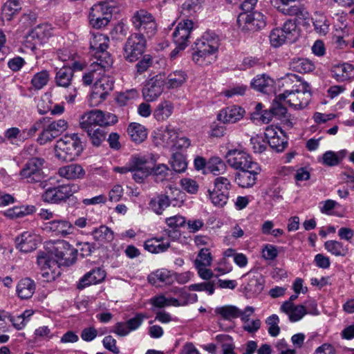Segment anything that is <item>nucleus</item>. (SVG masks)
Segmentation results:
<instances>
[{"instance_id": "obj_37", "label": "nucleus", "mask_w": 354, "mask_h": 354, "mask_svg": "<svg viewBox=\"0 0 354 354\" xmlns=\"http://www.w3.org/2000/svg\"><path fill=\"white\" fill-rule=\"evenodd\" d=\"M286 93H281L276 96L271 105V110L274 116L281 119L286 116L287 109L285 105L286 102Z\"/></svg>"}, {"instance_id": "obj_40", "label": "nucleus", "mask_w": 354, "mask_h": 354, "mask_svg": "<svg viewBox=\"0 0 354 354\" xmlns=\"http://www.w3.org/2000/svg\"><path fill=\"white\" fill-rule=\"evenodd\" d=\"M325 249L336 257H345L348 253V248L338 241L330 240L324 243Z\"/></svg>"}, {"instance_id": "obj_10", "label": "nucleus", "mask_w": 354, "mask_h": 354, "mask_svg": "<svg viewBox=\"0 0 354 354\" xmlns=\"http://www.w3.org/2000/svg\"><path fill=\"white\" fill-rule=\"evenodd\" d=\"M237 24L239 28L243 32H256L266 26V20L262 13L248 11L239 15Z\"/></svg>"}, {"instance_id": "obj_1", "label": "nucleus", "mask_w": 354, "mask_h": 354, "mask_svg": "<svg viewBox=\"0 0 354 354\" xmlns=\"http://www.w3.org/2000/svg\"><path fill=\"white\" fill-rule=\"evenodd\" d=\"M117 122L118 117L115 114L96 109L84 113L81 117L80 126L86 132L91 143L98 147L106 138L104 127L115 124Z\"/></svg>"}, {"instance_id": "obj_29", "label": "nucleus", "mask_w": 354, "mask_h": 354, "mask_svg": "<svg viewBox=\"0 0 354 354\" xmlns=\"http://www.w3.org/2000/svg\"><path fill=\"white\" fill-rule=\"evenodd\" d=\"M35 289V283L30 278L21 279L17 286V295L22 299H28L32 297Z\"/></svg>"}, {"instance_id": "obj_42", "label": "nucleus", "mask_w": 354, "mask_h": 354, "mask_svg": "<svg viewBox=\"0 0 354 354\" xmlns=\"http://www.w3.org/2000/svg\"><path fill=\"white\" fill-rule=\"evenodd\" d=\"M167 196L169 205L181 207L184 203L185 194L176 187H169L164 194Z\"/></svg>"}, {"instance_id": "obj_3", "label": "nucleus", "mask_w": 354, "mask_h": 354, "mask_svg": "<svg viewBox=\"0 0 354 354\" xmlns=\"http://www.w3.org/2000/svg\"><path fill=\"white\" fill-rule=\"evenodd\" d=\"M286 84L296 82L291 90H286V102L296 109H301L307 106L311 99L310 86L307 82H301L298 75L289 74L284 79Z\"/></svg>"}, {"instance_id": "obj_28", "label": "nucleus", "mask_w": 354, "mask_h": 354, "mask_svg": "<svg viewBox=\"0 0 354 354\" xmlns=\"http://www.w3.org/2000/svg\"><path fill=\"white\" fill-rule=\"evenodd\" d=\"M273 85L274 80L266 74L257 75L251 82L254 89L264 93L272 91Z\"/></svg>"}, {"instance_id": "obj_58", "label": "nucleus", "mask_w": 354, "mask_h": 354, "mask_svg": "<svg viewBox=\"0 0 354 354\" xmlns=\"http://www.w3.org/2000/svg\"><path fill=\"white\" fill-rule=\"evenodd\" d=\"M250 143L252 145V149L254 153H262L263 152L268 145L267 139L265 136L257 135L256 136L252 137L250 139Z\"/></svg>"}, {"instance_id": "obj_57", "label": "nucleus", "mask_w": 354, "mask_h": 354, "mask_svg": "<svg viewBox=\"0 0 354 354\" xmlns=\"http://www.w3.org/2000/svg\"><path fill=\"white\" fill-rule=\"evenodd\" d=\"M214 285V281H207L191 284L187 288L190 291H205L209 295H212L215 290Z\"/></svg>"}, {"instance_id": "obj_4", "label": "nucleus", "mask_w": 354, "mask_h": 354, "mask_svg": "<svg viewBox=\"0 0 354 354\" xmlns=\"http://www.w3.org/2000/svg\"><path fill=\"white\" fill-rule=\"evenodd\" d=\"M83 150L77 134L66 135L57 141L55 147V157L62 161H73Z\"/></svg>"}, {"instance_id": "obj_19", "label": "nucleus", "mask_w": 354, "mask_h": 354, "mask_svg": "<svg viewBox=\"0 0 354 354\" xmlns=\"http://www.w3.org/2000/svg\"><path fill=\"white\" fill-rule=\"evenodd\" d=\"M106 277L105 271L100 268H95L86 273L79 281L77 288L80 290L92 284L101 283Z\"/></svg>"}, {"instance_id": "obj_39", "label": "nucleus", "mask_w": 354, "mask_h": 354, "mask_svg": "<svg viewBox=\"0 0 354 354\" xmlns=\"http://www.w3.org/2000/svg\"><path fill=\"white\" fill-rule=\"evenodd\" d=\"M88 17L90 24L97 29L106 26L110 21L107 17H105L102 12L93 7L90 10Z\"/></svg>"}, {"instance_id": "obj_46", "label": "nucleus", "mask_w": 354, "mask_h": 354, "mask_svg": "<svg viewBox=\"0 0 354 354\" xmlns=\"http://www.w3.org/2000/svg\"><path fill=\"white\" fill-rule=\"evenodd\" d=\"M284 36L287 38L288 43L295 41L299 37V31L297 25L293 20H287L282 28H280Z\"/></svg>"}, {"instance_id": "obj_6", "label": "nucleus", "mask_w": 354, "mask_h": 354, "mask_svg": "<svg viewBox=\"0 0 354 354\" xmlns=\"http://www.w3.org/2000/svg\"><path fill=\"white\" fill-rule=\"evenodd\" d=\"M131 21L134 28L138 31L136 35L150 38L156 32L157 25L154 17L145 9L135 12Z\"/></svg>"}, {"instance_id": "obj_38", "label": "nucleus", "mask_w": 354, "mask_h": 354, "mask_svg": "<svg viewBox=\"0 0 354 354\" xmlns=\"http://www.w3.org/2000/svg\"><path fill=\"white\" fill-rule=\"evenodd\" d=\"M353 69L351 64L346 63L335 65L331 68L332 76L337 81H344L351 76Z\"/></svg>"}, {"instance_id": "obj_61", "label": "nucleus", "mask_w": 354, "mask_h": 354, "mask_svg": "<svg viewBox=\"0 0 354 354\" xmlns=\"http://www.w3.org/2000/svg\"><path fill=\"white\" fill-rule=\"evenodd\" d=\"M204 0H187L183 4V10L185 13L192 15L202 8Z\"/></svg>"}, {"instance_id": "obj_32", "label": "nucleus", "mask_w": 354, "mask_h": 354, "mask_svg": "<svg viewBox=\"0 0 354 354\" xmlns=\"http://www.w3.org/2000/svg\"><path fill=\"white\" fill-rule=\"evenodd\" d=\"M109 37L100 32H92V37L90 39V47L95 53L106 51L109 46Z\"/></svg>"}, {"instance_id": "obj_2", "label": "nucleus", "mask_w": 354, "mask_h": 354, "mask_svg": "<svg viewBox=\"0 0 354 354\" xmlns=\"http://www.w3.org/2000/svg\"><path fill=\"white\" fill-rule=\"evenodd\" d=\"M220 46L218 36L214 32L206 31L193 45L192 60L199 66L213 62Z\"/></svg>"}, {"instance_id": "obj_49", "label": "nucleus", "mask_w": 354, "mask_h": 354, "mask_svg": "<svg viewBox=\"0 0 354 354\" xmlns=\"http://www.w3.org/2000/svg\"><path fill=\"white\" fill-rule=\"evenodd\" d=\"M290 67L300 73L310 72L315 68L311 61L304 58L294 59L290 63Z\"/></svg>"}, {"instance_id": "obj_7", "label": "nucleus", "mask_w": 354, "mask_h": 354, "mask_svg": "<svg viewBox=\"0 0 354 354\" xmlns=\"http://www.w3.org/2000/svg\"><path fill=\"white\" fill-rule=\"evenodd\" d=\"M80 190V186L75 183L48 187L41 195L44 202L50 204H59L66 202Z\"/></svg>"}, {"instance_id": "obj_56", "label": "nucleus", "mask_w": 354, "mask_h": 354, "mask_svg": "<svg viewBox=\"0 0 354 354\" xmlns=\"http://www.w3.org/2000/svg\"><path fill=\"white\" fill-rule=\"evenodd\" d=\"M279 323V318L275 314L269 316L266 319V324L268 326V332L272 337H277L279 334L280 328Z\"/></svg>"}, {"instance_id": "obj_18", "label": "nucleus", "mask_w": 354, "mask_h": 354, "mask_svg": "<svg viewBox=\"0 0 354 354\" xmlns=\"http://www.w3.org/2000/svg\"><path fill=\"white\" fill-rule=\"evenodd\" d=\"M39 237L30 232H24L17 237V248L23 252H30L37 248L39 242Z\"/></svg>"}, {"instance_id": "obj_23", "label": "nucleus", "mask_w": 354, "mask_h": 354, "mask_svg": "<svg viewBox=\"0 0 354 354\" xmlns=\"http://www.w3.org/2000/svg\"><path fill=\"white\" fill-rule=\"evenodd\" d=\"M85 174L86 172L83 167L78 164L63 166L58 170L59 176L67 180L82 179L84 177Z\"/></svg>"}, {"instance_id": "obj_44", "label": "nucleus", "mask_w": 354, "mask_h": 354, "mask_svg": "<svg viewBox=\"0 0 354 354\" xmlns=\"http://www.w3.org/2000/svg\"><path fill=\"white\" fill-rule=\"evenodd\" d=\"M21 9L19 0H8L2 8V15L10 21Z\"/></svg>"}, {"instance_id": "obj_34", "label": "nucleus", "mask_w": 354, "mask_h": 354, "mask_svg": "<svg viewBox=\"0 0 354 354\" xmlns=\"http://www.w3.org/2000/svg\"><path fill=\"white\" fill-rule=\"evenodd\" d=\"M280 3L277 6V10L286 15H298L301 12L300 6L296 3V0H278Z\"/></svg>"}, {"instance_id": "obj_17", "label": "nucleus", "mask_w": 354, "mask_h": 354, "mask_svg": "<svg viewBox=\"0 0 354 354\" xmlns=\"http://www.w3.org/2000/svg\"><path fill=\"white\" fill-rule=\"evenodd\" d=\"M245 113V111L242 107L232 105L221 109L217 115V119L225 124L234 123L240 120Z\"/></svg>"}, {"instance_id": "obj_33", "label": "nucleus", "mask_w": 354, "mask_h": 354, "mask_svg": "<svg viewBox=\"0 0 354 354\" xmlns=\"http://www.w3.org/2000/svg\"><path fill=\"white\" fill-rule=\"evenodd\" d=\"M174 106L169 101H162L159 103L153 111V117L158 121H165L172 114Z\"/></svg>"}, {"instance_id": "obj_35", "label": "nucleus", "mask_w": 354, "mask_h": 354, "mask_svg": "<svg viewBox=\"0 0 354 354\" xmlns=\"http://www.w3.org/2000/svg\"><path fill=\"white\" fill-rule=\"evenodd\" d=\"M315 30L320 35H326L329 30L330 23L327 17L321 12H315L312 17Z\"/></svg>"}, {"instance_id": "obj_5", "label": "nucleus", "mask_w": 354, "mask_h": 354, "mask_svg": "<svg viewBox=\"0 0 354 354\" xmlns=\"http://www.w3.org/2000/svg\"><path fill=\"white\" fill-rule=\"evenodd\" d=\"M44 163V158L38 157L30 158L19 172L20 178L28 183H39L41 188H46L47 182L43 180L46 176L43 171Z\"/></svg>"}, {"instance_id": "obj_48", "label": "nucleus", "mask_w": 354, "mask_h": 354, "mask_svg": "<svg viewBox=\"0 0 354 354\" xmlns=\"http://www.w3.org/2000/svg\"><path fill=\"white\" fill-rule=\"evenodd\" d=\"M93 239L99 242H109L113 239V233L110 228L105 225H101L95 228L92 232Z\"/></svg>"}, {"instance_id": "obj_60", "label": "nucleus", "mask_w": 354, "mask_h": 354, "mask_svg": "<svg viewBox=\"0 0 354 354\" xmlns=\"http://www.w3.org/2000/svg\"><path fill=\"white\" fill-rule=\"evenodd\" d=\"M245 289L253 293H260L263 289V282L261 277L253 276L245 286Z\"/></svg>"}, {"instance_id": "obj_51", "label": "nucleus", "mask_w": 354, "mask_h": 354, "mask_svg": "<svg viewBox=\"0 0 354 354\" xmlns=\"http://www.w3.org/2000/svg\"><path fill=\"white\" fill-rule=\"evenodd\" d=\"M216 341L220 343L222 354H236L235 345L232 338L227 335H218L216 337Z\"/></svg>"}, {"instance_id": "obj_14", "label": "nucleus", "mask_w": 354, "mask_h": 354, "mask_svg": "<svg viewBox=\"0 0 354 354\" xmlns=\"http://www.w3.org/2000/svg\"><path fill=\"white\" fill-rule=\"evenodd\" d=\"M67 128L68 123L65 120L60 119L50 123L47 122L46 123V127L37 138V141L40 145H45L60 136Z\"/></svg>"}, {"instance_id": "obj_43", "label": "nucleus", "mask_w": 354, "mask_h": 354, "mask_svg": "<svg viewBox=\"0 0 354 354\" xmlns=\"http://www.w3.org/2000/svg\"><path fill=\"white\" fill-rule=\"evenodd\" d=\"M214 311L216 315H220L225 320H232L240 316V309L232 305L217 307Z\"/></svg>"}, {"instance_id": "obj_64", "label": "nucleus", "mask_w": 354, "mask_h": 354, "mask_svg": "<svg viewBox=\"0 0 354 354\" xmlns=\"http://www.w3.org/2000/svg\"><path fill=\"white\" fill-rule=\"evenodd\" d=\"M230 186V182L227 178L220 176L217 177L214 180V190H217L218 192H222V193H227L229 194Z\"/></svg>"}, {"instance_id": "obj_20", "label": "nucleus", "mask_w": 354, "mask_h": 354, "mask_svg": "<svg viewBox=\"0 0 354 354\" xmlns=\"http://www.w3.org/2000/svg\"><path fill=\"white\" fill-rule=\"evenodd\" d=\"M260 171V167L257 165V169H243L239 171L235 176V182L241 187H250L257 180V176Z\"/></svg>"}, {"instance_id": "obj_62", "label": "nucleus", "mask_w": 354, "mask_h": 354, "mask_svg": "<svg viewBox=\"0 0 354 354\" xmlns=\"http://www.w3.org/2000/svg\"><path fill=\"white\" fill-rule=\"evenodd\" d=\"M138 97V91L133 88L119 93L116 97V102L120 106H124L127 104L129 101L134 100Z\"/></svg>"}, {"instance_id": "obj_59", "label": "nucleus", "mask_w": 354, "mask_h": 354, "mask_svg": "<svg viewBox=\"0 0 354 354\" xmlns=\"http://www.w3.org/2000/svg\"><path fill=\"white\" fill-rule=\"evenodd\" d=\"M270 41L272 46L277 48L288 42L287 38L280 28L273 29L270 34Z\"/></svg>"}, {"instance_id": "obj_9", "label": "nucleus", "mask_w": 354, "mask_h": 354, "mask_svg": "<svg viewBox=\"0 0 354 354\" xmlns=\"http://www.w3.org/2000/svg\"><path fill=\"white\" fill-rule=\"evenodd\" d=\"M146 48V39L142 35L132 34L129 36L123 47V56L129 62L137 61L144 53Z\"/></svg>"}, {"instance_id": "obj_22", "label": "nucleus", "mask_w": 354, "mask_h": 354, "mask_svg": "<svg viewBox=\"0 0 354 354\" xmlns=\"http://www.w3.org/2000/svg\"><path fill=\"white\" fill-rule=\"evenodd\" d=\"M46 228L56 235L66 236L74 232V226L66 220H53L46 224Z\"/></svg>"}, {"instance_id": "obj_53", "label": "nucleus", "mask_w": 354, "mask_h": 354, "mask_svg": "<svg viewBox=\"0 0 354 354\" xmlns=\"http://www.w3.org/2000/svg\"><path fill=\"white\" fill-rule=\"evenodd\" d=\"M48 72L47 71H41L33 75L31 80V85L35 90H40L48 84Z\"/></svg>"}, {"instance_id": "obj_50", "label": "nucleus", "mask_w": 354, "mask_h": 354, "mask_svg": "<svg viewBox=\"0 0 354 354\" xmlns=\"http://www.w3.org/2000/svg\"><path fill=\"white\" fill-rule=\"evenodd\" d=\"M171 167L176 173L185 172L187 167V162L185 156L178 152H174L170 160Z\"/></svg>"}, {"instance_id": "obj_27", "label": "nucleus", "mask_w": 354, "mask_h": 354, "mask_svg": "<svg viewBox=\"0 0 354 354\" xmlns=\"http://www.w3.org/2000/svg\"><path fill=\"white\" fill-rule=\"evenodd\" d=\"M96 61L93 62L91 66H93V71H97L100 74H104L113 64V59L109 53L106 51L95 53Z\"/></svg>"}, {"instance_id": "obj_16", "label": "nucleus", "mask_w": 354, "mask_h": 354, "mask_svg": "<svg viewBox=\"0 0 354 354\" xmlns=\"http://www.w3.org/2000/svg\"><path fill=\"white\" fill-rule=\"evenodd\" d=\"M278 130L282 135V137L278 135V132L272 127L266 128L265 137L270 148L276 150L277 152H281L287 147L288 142L283 131L281 129H278Z\"/></svg>"}, {"instance_id": "obj_12", "label": "nucleus", "mask_w": 354, "mask_h": 354, "mask_svg": "<svg viewBox=\"0 0 354 354\" xmlns=\"http://www.w3.org/2000/svg\"><path fill=\"white\" fill-rule=\"evenodd\" d=\"M165 86V79L159 75L145 81L142 94L147 102L156 101L163 93Z\"/></svg>"}, {"instance_id": "obj_8", "label": "nucleus", "mask_w": 354, "mask_h": 354, "mask_svg": "<svg viewBox=\"0 0 354 354\" xmlns=\"http://www.w3.org/2000/svg\"><path fill=\"white\" fill-rule=\"evenodd\" d=\"M51 251L58 268L71 266L76 261L77 250L64 240L56 242Z\"/></svg>"}, {"instance_id": "obj_41", "label": "nucleus", "mask_w": 354, "mask_h": 354, "mask_svg": "<svg viewBox=\"0 0 354 354\" xmlns=\"http://www.w3.org/2000/svg\"><path fill=\"white\" fill-rule=\"evenodd\" d=\"M187 77V75L183 71L179 70L174 71L167 76L165 85H167L169 88H178L185 82Z\"/></svg>"}, {"instance_id": "obj_24", "label": "nucleus", "mask_w": 354, "mask_h": 354, "mask_svg": "<svg viewBox=\"0 0 354 354\" xmlns=\"http://www.w3.org/2000/svg\"><path fill=\"white\" fill-rule=\"evenodd\" d=\"M148 281L154 286H160V283L169 285L174 281V274L167 269H158L148 276Z\"/></svg>"}, {"instance_id": "obj_31", "label": "nucleus", "mask_w": 354, "mask_h": 354, "mask_svg": "<svg viewBox=\"0 0 354 354\" xmlns=\"http://www.w3.org/2000/svg\"><path fill=\"white\" fill-rule=\"evenodd\" d=\"M127 131L131 140L136 143L143 142L147 137V129L137 122L130 123Z\"/></svg>"}, {"instance_id": "obj_21", "label": "nucleus", "mask_w": 354, "mask_h": 354, "mask_svg": "<svg viewBox=\"0 0 354 354\" xmlns=\"http://www.w3.org/2000/svg\"><path fill=\"white\" fill-rule=\"evenodd\" d=\"M280 310L288 315L290 321L292 322L300 320L308 313L304 306H295L292 303L289 301H284L280 307Z\"/></svg>"}, {"instance_id": "obj_45", "label": "nucleus", "mask_w": 354, "mask_h": 354, "mask_svg": "<svg viewBox=\"0 0 354 354\" xmlns=\"http://www.w3.org/2000/svg\"><path fill=\"white\" fill-rule=\"evenodd\" d=\"M167 196L160 194L150 201L149 203V208L156 214L160 215L169 206Z\"/></svg>"}, {"instance_id": "obj_52", "label": "nucleus", "mask_w": 354, "mask_h": 354, "mask_svg": "<svg viewBox=\"0 0 354 354\" xmlns=\"http://www.w3.org/2000/svg\"><path fill=\"white\" fill-rule=\"evenodd\" d=\"M344 151L335 153L332 151L325 152L322 156V163L329 167L337 165L344 157Z\"/></svg>"}, {"instance_id": "obj_11", "label": "nucleus", "mask_w": 354, "mask_h": 354, "mask_svg": "<svg viewBox=\"0 0 354 354\" xmlns=\"http://www.w3.org/2000/svg\"><path fill=\"white\" fill-rule=\"evenodd\" d=\"M226 159L228 165L236 170L257 169L258 164L254 162L252 157L244 151L230 150L226 153Z\"/></svg>"}, {"instance_id": "obj_54", "label": "nucleus", "mask_w": 354, "mask_h": 354, "mask_svg": "<svg viewBox=\"0 0 354 354\" xmlns=\"http://www.w3.org/2000/svg\"><path fill=\"white\" fill-rule=\"evenodd\" d=\"M177 138L178 133L174 129L167 128L160 135V140H162L164 147H170L171 149L174 146Z\"/></svg>"}, {"instance_id": "obj_30", "label": "nucleus", "mask_w": 354, "mask_h": 354, "mask_svg": "<svg viewBox=\"0 0 354 354\" xmlns=\"http://www.w3.org/2000/svg\"><path fill=\"white\" fill-rule=\"evenodd\" d=\"M73 77V68L69 66H63L57 71L55 82L58 86L68 88L72 84Z\"/></svg>"}, {"instance_id": "obj_55", "label": "nucleus", "mask_w": 354, "mask_h": 354, "mask_svg": "<svg viewBox=\"0 0 354 354\" xmlns=\"http://www.w3.org/2000/svg\"><path fill=\"white\" fill-rule=\"evenodd\" d=\"M209 196L212 203L217 207H223L227 202L228 196L227 193H222V192H218L217 190L211 191L208 190Z\"/></svg>"}, {"instance_id": "obj_36", "label": "nucleus", "mask_w": 354, "mask_h": 354, "mask_svg": "<svg viewBox=\"0 0 354 354\" xmlns=\"http://www.w3.org/2000/svg\"><path fill=\"white\" fill-rule=\"evenodd\" d=\"M170 246L169 242H163L162 239L153 238L145 242V249L149 252L158 254L165 252Z\"/></svg>"}, {"instance_id": "obj_26", "label": "nucleus", "mask_w": 354, "mask_h": 354, "mask_svg": "<svg viewBox=\"0 0 354 354\" xmlns=\"http://www.w3.org/2000/svg\"><path fill=\"white\" fill-rule=\"evenodd\" d=\"M37 263L41 269L44 271L43 276L49 274L48 270H50L52 274H55L58 269L52 251L48 254L43 252L39 254Z\"/></svg>"}, {"instance_id": "obj_25", "label": "nucleus", "mask_w": 354, "mask_h": 354, "mask_svg": "<svg viewBox=\"0 0 354 354\" xmlns=\"http://www.w3.org/2000/svg\"><path fill=\"white\" fill-rule=\"evenodd\" d=\"M156 157L152 154H147L145 156H133L129 160V165L132 170H147L150 169V167L147 165H153L156 162Z\"/></svg>"}, {"instance_id": "obj_15", "label": "nucleus", "mask_w": 354, "mask_h": 354, "mask_svg": "<svg viewBox=\"0 0 354 354\" xmlns=\"http://www.w3.org/2000/svg\"><path fill=\"white\" fill-rule=\"evenodd\" d=\"M194 29V22L189 19H183L176 27L173 34L175 44H183L188 46L190 34Z\"/></svg>"}, {"instance_id": "obj_63", "label": "nucleus", "mask_w": 354, "mask_h": 354, "mask_svg": "<svg viewBox=\"0 0 354 354\" xmlns=\"http://www.w3.org/2000/svg\"><path fill=\"white\" fill-rule=\"evenodd\" d=\"M212 261V257L207 248H202L198 254L195 260V266H210Z\"/></svg>"}, {"instance_id": "obj_13", "label": "nucleus", "mask_w": 354, "mask_h": 354, "mask_svg": "<svg viewBox=\"0 0 354 354\" xmlns=\"http://www.w3.org/2000/svg\"><path fill=\"white\" fill-rule=\"evenodd\" d=\"M113 77L104 74L99 76L91 94V100H95V104L104 101L113 89Z\"/></svg>"}, {"instance_id": "obj_47", "label": "nucleus", "mask_w": 354, "mask_h": 354, "mask_svg": "<svg viewBox=\"0 0 354 354\" xmlns=\"http://www.w3.org/2000/svg\"><path fill=\"white\" fill-rule=\"evenodd\" d=\"M208 171L214 176H218L223 174L227 166L225 163L219 157H212L207 163Z\"/></svg>"}]
</instances>
